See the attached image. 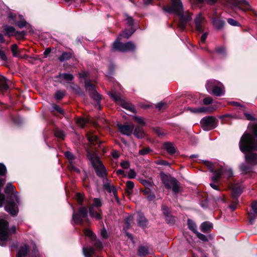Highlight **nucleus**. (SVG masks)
I'll return each mask as SVG.
<instances>
[{
	"label": "nucleus",
	"instance_id": "obj_1",
	"mask_svg": "<svg viewBox=\"0 0 257 257\" xmlns=\"http://www.w3.org/2000/svg\"><path fill=\"white\" fill-rule=\"evenodd\" d=\"M252 135L244 133L241 137L239 147L240 150L245 154V161L252 165L257 164V154L252 152L257 151V124L252 128Z\"/></svg>",
	"mask_w": 257,
	"mask_h": 257
},
{
	"label": "nucleus",
	"instance_id": "obj_2",
	"mask_svg": "<svg viewBox=\"0 0 257 257\" xmlns=\"http://www.w3.org/2000/svg\"><path fill=\"white\" fill-rule=\"evenodd\" d=\"M163 10L165 12L174 14L179 17L178 27L182 31L185 30L186 24L192 20L191 14L188 11L184 12L181 0H171V5L164 7Z\"/></svg>",
	"mask_w": 257,
	"mask_h": 257
},
{
	"label": "nucleus",
	"instance_id": "obj_3",
	"mask_svg": "<svg viewBox=\"0 0 257 257\" xmlns=\"http://www.w3.org/2000/svg\"><path fill=\"white\" fill-rule=\"evenodd\" d=\"M5 193L8 195L9 200L5 206V210L12 215H17L18 209L13 200L19 203V199L17 195L18 192L15 191V188L11 183L7 184L5 189Z\"/></svg>",
	"mask_w": 257,
	"mask_h": 257
},
{
	"label": "nucleus",
	"instance_id": "obj_4",
	"mask_svg": "<svg viewBox=\"0 0 257 257\" xmlns=\"http://www.w3.org/2000/svg\"><path fill=\"white\" fill-rule=\"evenodd\" d=\"M9 223L7 221L0 219V245L5 246L7 241L10 239V234L15 233L16 227L8 228Z\"/></svg>",
	"mask_w": 257,
	"mask_h": 257
},
{
	"label": "nucleus",
	"instance_id": "obj_5",
	"mask_svg": "<svg viewBox=\"0 0 257 257\" xmlns=\"http://www.w3.org/2000/svg\"><path fill=\"white\" fill-rule=\"evenodd\" d=\"M87 157L93 167L97 175L102 178L105 177L106 175V169L99 158L90 151L87 152Z\"/></svg>",
	"mask_w": 257,
	"mask_h": 257
},
{
	"label": "nucleus",
	"instance_id": "obj_6",
	"mask_svg": "<svg viewBox=\"0 0 257 257\" xmlns=\"http://www.w3.org/2000/svg\"><path fill=\"white\" fill-rule=\"evenodd\" d=\"M87 216L88 210L86 206L80 207L77 212H75L73 209L72 220L75 224L82 225L85 222L87 224L89 225L90 222Z\"/></svg>",
	"mask_w": 257,
	"mask_h": 257
},
{
	"label": "nucleus",
	"instance_id": "obj_7",
	"mask_svg": "<svg viewBox=\"0 0 257 257\" xmlns=\"http://www.w3.org/2000/svg\"><path fill=\"white\" fill-rule=\"evenodd\" d=\"M163 183L168 189H172L175 194H177L180 190V183L174 178L165 174L161 175Z\"/></svg>",
	"mask_w": 257,
	"mask_h": 257
},
{
	"label": "nucleus",
	"instance_id": "obj_8",
	"mask_svg": "<svg viewBox=\"0 0 257 257\" xmlns=\"http://www.w3.org/2000/svg\"><path fill=\"white\" fill-rule=\"evenodd\" d=\"M206 88L208 92H212L215 96H220L224 94V89L222 84L215 80L208 81L206 84Z\"/></svg>",
	"mask_w": 257,
	"mask_h": 257
},
{
	"label": "nucleus",
	"instance_id": "obj_9",
	"mask_svg": "<svg viewBox=\"0 0 257 257\" xmlns=\"http://www.w3.org/2000/svg\"><path fill=\"white\" fill-rule=\"evenodd\" d=\"M102 206V202L100 199L95 198L93 199L92 203L89 208V213L92 217L95 218L96 220H100L101 215L100 212L101 211L100 207Z\"/></svg>",
	"mask_w": 257,
	"mask_h": 257
},
{
	"label": "nucleus",
	"instance_id": "obj_10",
	"mask_svg": "<svg viewBox=\"0 0 257 257\" xmlns=\"http://www.w3.org/2000/svg\"><path fill=\"white\" fill-rule=\"evenodd\" d=\"M120 38L118 37L113 43L112 49L120 52H127L134 51L136 48L135 44L132 42L125 43L120 42Z\"/></svg>",
	"mask_w": 257,
	"mask_h": 257
},
{
	"label": "nucleus",
	"instance_id": "obj_11",
	"mask_svg": "<svg viewBox=\"0 0 257 257\" xmlns=\"http://www.w3.org/2000/svg\"><path fill=\"white\" fill-rule=\"evenodd\" d=\"M108 95L123 108L132 112L134 111L135 108L133 105L122 99L120 93L116 92L115 91H111L108 93Z\"/></svg>",
	"mask_w": 257,
	"mask_h": 257
},
{
	"label": "nucleus",
	"instance_id": "obj_12",
	"mask_svg": "<svg viewBox=\"0 0 257 257\" xmlns=\"http://www.w3.org/2000/svg\"><path fill=\"white\" fill-rule=\"evenodd\" d=\"M217 119L213 116L204 117L200 121L201 127L204 131H210L217 126Z\"/></svg>",
	"mask_w": 257,
	"mask_h": 257
},
{
	"label": "nucleus",
	"instance_id": "obj_13",
	"mask_svg": "<svg viewBox=\"0 0 257 257\" xmlns=\"http://www.w3.org/2000/svg\"><path fill=\"white\" fill-rule=\"evenodd\" d=\"M65 156L69 161V164L68 165L69 169L79 173L80 170L76 167V165H78V163L80 162V160L76 159L73 154L70 152H66Z\"/></svg>",
	"mask_w": 257,
	"mask_h": 257
},
{
	"label": "nucleus",
	"instance_id": "obj_14",
	"mask_svg": "<svg viewBox=\"0 0 257 257\" xmlns=\"http://www.w3.org/2000/svg\"><path fill=\"white\" fill-rule=\"evenodd\" d=\"M232 175V171L230 169H225L221 167L214 173V175L212 177L211 179L212 181L216 182L221 178L223 176L228 178L231 177Z\"/></svg>",
	"mask_w": 257,
	"mask_h": 257
},
{
	"label": "nucleus",
	"instance_id": "obj_15",
	"mask_svg": "<svg viewBox=\"0 0 257 257\" xmlns=\"http://www.w3.org/2000/svg\"><path fill=\"white\" fill-rule=\"evenodd\" d=\"M85 86L86 90L89 92L90 96L96 101H98L100 99V95L96 91L95 86L94 84L87 80L85 81Z\"/></svg>",
	"mask_w": 257,
	"mask_h": 257
},
{
	"label": "nucleus",
	"instance_id": "obj_16",
	"mask_svg": "<svg viewBox=\"0 0 257 257\" xmlns=\"http://www.w3.org/2000/svg\"><path fill=\"white\" fill-rule=\"evenodd\" d=\"M205 18L201 14H198L194 19L195 28L197 31L202 33L204 30V27L206 24Z\"/></svg>",
	"mask_w": 257,
	"mask_h": 257
},
{
	"label": "nucleus",
	"instance_id": "obj_17",
	"mask_svg": "<svg viewBox=\"0 0 257 257\" xmlns=\"http://www.w3.org/2000/svg\"><path fill=\"white\" fill-rule=\"evenodd\" d=\"M3 28L5 35L9 37L16 35L17 36V39H19L20 38H23L25 35V33L23 32H16L15 28L13 27L6 25L4 26Z\"/></svg>",
	"mask_w": 257,
	"mask_h": 257
},
{
	"label": "nucleus",
	"instance_id": "obj_18",
	"mask_svg": "<svg viewBox=\"0 0 257 257\" xmlns=\"http://www.w3.org/2000/svg\"><path fill=\"white\" fill-rule=\"evenodd\" d=\"M117 127L119 131L123 135L130 136L134 130L135 126L134 124H118Z\"/></svg>",
	"mask_w": 257,
	"mask_h": 257
},
{
	"label": "nucleus",
	"instance_id": "obj_19",
	"mask_svg": "<svg viewBox=\"0 0 257 257\" xmlns=\"http://www.w3.org/2000/svg\"><path fill=\"white\" fill-rule=\"evenodd\" d=\"M248 220L250 224H252L254 219L257 217V201H253L251 205V209L248 212Z\"/></svg>",
	"mask_w": 257,
	"mask_h": 257
},
{
	"label": "nucleus",
	"instance_id": "obj_20",
	"mask_svg": "<svg viewBox=\"0 0 257 257\" xmlns=\"http://www.w3.org/2000/svg\"><path fill=\"white\" fill-rule=\"evenodd\" d=\"M57 78L60 80V82L62 83L65 81L66 83H70L74 79V76L70 73H59Z\"/></svg>",
	"mask_w": 257,
	"mask_h": 257
},
{
	"label": "nucleus",
	"instance_id": "obj_21",
	"mask_svg": "<svg viewBox=\"0 0 257 257\" xmlns=\"http://www.w3.org/2000/svg\"><path fill=\"white\" fill-rule=\"evenodd\" d=\"M103 189L109 193H112L116 200H118L117 192L114 186L108 182L107 180L104 182L103 185Z\"/></svg>",
	"mask_w": 257,
	"mask_h": 257
},
{
	"label": "nucleus",
	"instance_id": "obj_22",
	"mask_svg": "<svg viewBox=\"0 0 257 257\" xmlns=\"http://www.w3.org/2000/svg\"><path fill=\"white\" fill-rule=\"evenodd\" d=\"M188 110H189L190 112L194 113H199L202 112H210L212 111H213L215 109V108L213 107H200L198 108H191L188 107Z\"/></svg>",
	"mask_w": 257,
	"mask_h": 257
},
{
	"label": "nucleus",
	"instance_id": "obj_23",
	"mask_svg": "<svg viewBox=\"0 0 257 257\" xmlns=\"http://www.w3.org/2000/svg\"><path fill=\"white\" fill-rule=\"evenodd\" d=\"M88 141L93 145H95L100 143L97 136L92 131L87 133L86 135Z\"/></svg>",
	"mask_w": 257,
	"mask_h": 257
},
{
	"label": "nucleus",
	"instance_id": "obj_24",
	"mask_svg": "<svg viewBox=\"0 0 257 257\" xmlns=\"http://www.w3.org/2000/svg\"><path fill=\"white\" fill-rule=\"evenodd\" d=\"M242 191V188L238 185H233L231 188V195L234 200H237Z\"/></svg>",
	"mask_w": 257,
	"mask_h": 257
},
{
	"label": "nucleus",
	"instance_id": "obj_25",
	"mask_svg": "<svg viewBox=\"0 0 257 257\" xmlns=\"http://www.w3.org/2000/svg\"><path fill=\"white\" fill-rule=\"evenodd\" d=\"M137 222L138 225L142 228L146 227L148 223V220L142 213L138 214Z\"/></svg>",
	"mask_w": 257,
	"mask_h": 257
},
{
	"label": "nucleus",
	"instance_id": "obj_26",
	"mask_svg": "<svg viewBox=\"0 0 257 257\" xmlns=\"http://www.w3.org/2000/svg\"><path fill=\"white\" fill-rule=\"evenodd\" d=\"M164 148L167 153L171 155H174L176 152V149L174 145L170 142H167L164 144Z\"/></svg>",
	"mask_w": 257,
	"mask_h": 257
},
{
	"label": "nucleus",
	"instance_id": "obj_27",
	"mask_svg": "<svg viewBox=\"0 0 257 257\" xmlns=\"http://www.w3.org/2000/svg\"><path fill=\"white\" fill-rule=\"evenodd\" d=\"M212 23L214 27L218 30L221 29L224 26L225 22L217 18L212 19Z\"/></svg>",
	"mask_w": 257,
	"mask_h": 257
},
{
	"label": "nucleus",
	"instance_id": "obj_28",
	"mask_svg": "<svg viewBox=\"0 0 257 257\" xmlns=\"http://www.w3.org/2000/svg\"><path fill=\"white\" fill-rule=\"evenodd\" d=\"M246 162L248 164L243 163V164H241L239 167L241 171L243 174H246L249 172H250L252 169V166L254 165H252L251 164H249L248 162H247L246 161Z\"/></svg>",
	"mask_w": 257,
	"mask_h": 257
},
{
	"label": "nucleus",
	"instance_id": "obj_29",
	"mask_svg": "<svg viewBox=\"0 0 257 257\" xmlns=\"http://www.w3.org/2000/svg\"><path fill=\"white\" fill-rule=\"evenodd\" d=\"M29 251V248L27 245L24 244L21 246L18 252L17 257H25Z\"/></svg>",
	"mask_w": 257,
	"mask_h": 257
},
{
	"label": "nucleus",
	"instance_id": "obj_30",
	"mask_svg": "<svg viewBox=\"0 0 257 257\" xmlns=\"http://www.w3.org/2000/svg\"><path fill=\"white\" fill-rule=\"evenodd\" d=\"M82 250L85 257H91L95 254V249L92 246L83 247Z\"/></svg>",
	"mask_w": 257,
	"mask_h": 257
},
{
	"label": "nucleus",
	"instance_id": "obj_31",
	"mask_svg": "<svg viewBox=\"0 0 257 257\" xmlns=\"http://www.w3.org/2000/svg\"><path fill=\"white\" fill-rule=\"evenodd\" d=\"M0 89L3 91H6L9 89L7 79L4 76H0Z\"/></svg>",
	"mask_w": 257,
	"mask_h": 257
},
{
	"label": "nucleus",
	"instance_id": "obj_32",
	"mask_svg": "<svg viewBox=\"0 0 257 257\" xmlns=\"http://www.w3.org/2000/svg\"><path fill=\"white\" fill-rule=\"evenodd\" d=\"M212 224L209 222H204L201 225V230L202 232L207 233L208 232L211 228H212Z\"/></svg>",
	"mask_w": 257,
	"mask_h": 257
},
{
	"label": "nucleus",
	"instance_id": "obj_33",
	"mask_svg": "<svg viewBox=\"0 0 257 257\" xmlns=\"http://www.w3.org/2000/svg\"><path fill=\"white\" fill-rule=\"evenodd\" d=\"M134 134L137 138L139 139L143 138L145 136L144 131L140 126H137L136 127Z\"/></svg>",
	"mask_w": 257,
	"mask_h": 257
},
{
	"label": "nucleus",
	"instance_id": "obj_34",
	"mask_svg": "<svg viewBox=\"0 0 257 257\" xmlns=\"http://www.w3.org/2000/svg\"><path fill=\"white\" fill-rule=\"evenodd\" d=\"M149 252L148 248L145 246H141L138 248V253L139 255L145 256Z\"/></svg>",
	"mask_w": 257,
	"mask_h": 257
},
{
	"label": "nucleus",
	"instance_id": "obj_35",
	"mask_svg": "<svg viewBox=\"0 0 257 257\" xmlns=\"http://www.w3.org/2000/svg\"><path fill=\"white\" fill-rule=\"evenodd\" d=\"M3 180L0 179V207L3 206L5 201V196L1 193V188L3 186Z\"/></svg>",
	"mask_w": 257,
	"mask_h": 257
},
{
	"label": "nucleus",
	"instance_id": "obj_36",
	"mask_svg": "<svg viewBox=\"0 0 257 257\" xmlns=\"http://www.w3.org/2000/svg\"><path fill=\"white\" fill-rule=\"evenodd\" d=\"M84 233L86 236L89 237L91 240H93L96 238V235L90 229H85L84 230Z\"/></svg>",
	"mask_w": 257,
	"mask_h": 257
},
{
	"label": "nucleus",
	"instance_id": "obj_37",
	"mask_svg": "<svg viewBox=\"0 0 257 257\" xmlns=\"http://www.w3.org/2000/svg\"><path fill=\"white\" fill-rule=\"evenodd\" d=\"M71 57V53L69 52H64L59 57V60L61 62L69 59Z\"/></svg>",
	"mask_w": 257,
	"mask_h": 257
},
{
	"label": "nucleus",
	"instance_id": "obj_38",
	"mask_svg": "<svg viewBox=\"0 0 257 257\" xmlns=\"http://www.w3.org/2000/svg\"><path fill=\"white\" fill-rule=\"evenodd\" d=\"M70 87L71 89L77 94H80L81 92L80 88L73 82L70 83Z\"/></svg>",
	"mask_w": 257,
	"mask_h": 257
},
{
	"label": "nucleus",
	"instance_id": "obj_39",
	"mask_svg": "<svg viewBox=\"0 0 257 257\" xmlns=\"http://www.w3.org/2000/svg\"><path fill=\"white\" fill-rule=\"evenodd\" d=\"M204 164L211 172L213 173L214 176V173L216 172L214 171V169L215 168L214 164L209 161H204Z\"/></svg>",
	"mask_w": 257,
	"mask_h": 257
},
{
	"label": "nucleus",
	"instance_id": "obj_40",
	"mask_svg": "<svg viewBox=\"0 0 257 257\" xmlns=\"http://www.w3.org/2000/svg\"><path fill=\"white\" fill-rule=\"evenodd\" d=\"M188 226L190 229L195 233L197 231V227L195 223L191 219L188 220Z\"/></svg>",
	"mask_w": 257,
	"mask_h": 257
},
{
	"label": "nucleus",
	"instance_id": "obj_41",
	"mask_svg": "<svg viewBox=\"0 0 257 257\" xmlns=\"http://www.w3.org/2000/svg\"><path fill=\"white\" fill-rule=\"evenodd\" d=\"M134 32L133 29L126 30L122 31V34L120 37H123L124 38H128Z\"/></svg>",
	"mask_w": 257,
	"mask_h": 257
},
{
	"label": "nucleus",
	"instance_id": "obj_42",
	"mask_svg": "<svg viewBox=\"0 0 257 257\" xmlns=\"http://www.w3.org/2000/svg\"><path fill=\"white\" fill-rule=\"evenodd\" d=\"M65 91L62 90H58L56 92L55 94V98L57 100H61L65 95Z\"/></svg>",
	"mask_w": 257,
	"mask_h": 257
},
{
	"label": "nucleus",
	"instance_id": "obj_43",
	"mask_svg": "<svg viewBox=\"0 0 257 257\" xmlns=\"http://www.w3.org/2000/svg\"><path fill=\"white\" fill-rule=\"evenodd\" d=\"M156 107L159 110H163L167 107V104L164 101H161L156 104Z\"/></svg>",
	"mask_w": 257,
	"mask_h": 257
},
{
	"label": "nucleus",
	"instance_id": "obj_44",
	"mask_svg": "<svg viewBox=\"0 0 257 257\" xmlns=\"http://www.w3.org/2000/svg\"><path fill=\"white\" fill-rule=\"evenodd\" d=\"M11 50H12L13 55L14 57H19V55L18 54V46L16 44H13L12 46Z\"/></svg>",
	"mask_w": 257,
	"mask_h": 257
},
{
	"label": "nucleus",
	"instance_id": "obj_45",
	"mask_svg": "<svg viewBox=\"0 0 257 257\" xmlns=\"http://www.w3.org/2000/svg\"><path fill=\"white\" fill-rule=\"evenodd\" d=\"M140 182L146 188H150L152 186V184L151 182L146 179L140 180Z\"/></svg>",
	"mask_w": 257,
	"mask_h": 257
},
{
	"label": "nucleus",
	"instance_id": "obj_46",
	"mask_svg": "<svg viewBox=\"0 0 257 257\" xmlns=\"http://www.w3.org/2000/svg\"><path fill=\"white\" fill-rule=\"evenodd\" d=\"M126 186L127 188L126 191L128 193H131V191L133 189L134 187V183L133 182L131 181H128L126 183Z\"/></svg>",
	"mask_w": 257,
	"mask_h": 257
},
{
	"label": "nucleus",
	"instance_id": "obj_47",
	"mask_svg": "<svg viewBox=\"0 0 257 257\" xmlns=\"http://www.w3.org/2000/svg\"><path fill=\"white\" fill-rule=\"evenodd\" d=\"M152 152V150L149 148H144L140 150L139 152V154L140 155H146Z\"/></svg>",
	"mask_w": 257,
	"mask_h": 257
},
{
	"label": "nucleus",
	"instance_id": "obj_48",
	"mask_svg": "<svg viewBox=\"0 0 257 257\" xmlns=\"http://www.w3.org/2000/svg\"><path fill=\"white\" fill-rule=\"evenodd\" d=\"M162 210L163 213L165 217L171 215L170 209L167 206L163 205L162 206Z\"/></svg>",
	"mask_w": 257,
	"mask_h": 257
},
{
	"label": "nucleus",
	"instance_id": "obj_49",
	"mask_svg": "<svg viewBox=\"0 0 257 257\" xmlns=\"http://www.w3.org/2000/svg\"><path fill=\"white\" fill-rule=\"evenodd\" d=\"M94 241L93 244L94 246L98 250H100L103 248V245L99 240H96V238L93 240Z\"/></svg>",
	"mask_w": 257,
	"mask_h": 257
},
{
	"label": "nucleus",
	"instance_id": "obj_50",
	"mask_svg": "<svg viewBox=\"0 0 257 257\" xmlns=\"http://www.w3.org/2000/svg\"><path fill=\"white\" fill-rule=\"evenodd\" d=\"M19 16L20 17L21 21L16 23V24L20 28H22L26 26V22L24 19H22V16L20 15Z\"/></svg>",
	"mask_w": 257,
	"mask_h": 257
},
{
	"label": "nucleus",
	"instance_id": "obj_51",
	"mask_svg": "<svg viewBox=\"0 0 257 257\" xmlns=\"http://www.w3.org/2000/svg\"><path fill=\"white\" fill-rule=\"evenodd\" d=\"M55 136L60 139H64L65 135L63 131L61 130H57L55 132Z\"/></svg>",
	"mask_w": 257,
	"mask_h": 257
},
{
	"label": "nucleus",
	"instance_id": "obj_52",
	"mask_svg": "<svg viewBox=\"0 0 257 257\" xmlns=\"http://www.w3.org/2000/svg\"><path fill=\"white\" fill-rule=\"evenodd\" d=\"M53 111H56L60 114H63V110L58 105L53 104L52 106Z\"/></svg>",
	"mask_w": 257,
	"mask_h": 257
},
{
	"label": "nucleus",
	"instance_id": "obj_53",
	"mask_svg": "<svg viewBox=\"0 0 257 257\" xmlns=\"http://www.w3.org/2000/svg\"><path fill=\"white\" fill-rule=\"evenodd\" d=\"M227 22L229 25L232 26H238L239 25V24L238 22L231 18L227 19Z\"/></svg>",
	"mask_w": 257,
	"mask_h": 257
},
{
	"label": "nucleus",
	"instance_id": "obj_54",
	"mask_svg": "<svg viewBox=\"0 0 257 257\" xmlns=\"http://www.w3.org/2000/svg\"><path fill=\"white\" fill-rule=\"evenodd\" d=\"M76 123L80 127H83L86 123V120L83 118H79L76 120Z\"/></svg>",
	"mask_w": 257,
	"mask_h": 257
},
{
	"label": "nucleus",
	"instance_id": "obj_55",
	"mask_svg": "<svg viewBox=\"0 0 257 257\" xmlns=\"http://www.w3.org/2000/svg\"><path fill=\"white\" fill-rule=\"evenodd\" d=\"M136 176V173L134 170L131 169L127 173V177L129 179H134Z\"/></svg>",
	"mask_w": 257,
	"mask_h": 257
},
{
	"label": "nucleus",
	"instance_id": "obj_56",
	"mask_svg": "<svg viewBox=\"0 0 257 257\" xmlns=\"http://www.w3.org/2000/svg\"><path fill=\"white\" fill-rule=\"evenodd\" d=\"M195 233H196L197 237L199 238L201 240L204 241H207V238L205 235L198 232L197 231L195 232Z\"/></svg>",
	"mask_w": 257,
	"mask_h": 257
},
{
	"label": "nucleus",
	"instance_id": "obj_57",
	"mask_svg": "<svg viewBox=\"0 0 257 257\" xmlns=\"http://www.w3.org/2000/svg\"><path fill=\"white\" fill-rule=\"evenodd\" d=\"M156 164L159 165L170 166V163L166 161L158 160L156 161Z\"/></svg>",
	"mask_w": 257,
	"mask_h": 257
},
{
	"label": "nucleus",
	"instance_id": "obj_58",
	"mask_svg": "<svg viewBox=\"0 0 257 257\" xmlns=\"http://www.w3.org/2000/svg\"><path fill=\"white\" fill-rule=\"evenodd\" d=\"M166 220L167 221V222L169 224H173L175 222V220L174 217L172 216V215H169L165 217Z\"/></svg>",
	"mask_w": 257,
	"mask_h": 257
},
{
	"label": "nucleus",
	"instance_id": "obj_59",
	"mask_svg": "<svg viewBox=\"0 0 257 257\" xmlns=\"http://www.w3.org/2000/svg\"><path fill=\"white\" fill-rule=\"evenodd\" d=\"M134 119L138 123L140 124L144 125L145 124V122L144 121V119L142 117H138L137 116H134Z\"/></svg>",
	"mask_w": 257,
	"mask_h": 257
},
{
	"label": "nucleus",
	"instance_id": "obj_60",
	"mask_svg": "<svg viewBox=\"0 0 257 257\" xmlns=\"http://www.w3.org/2000/svg\"><path fill=\"white\" fill-rule=\"evenodd\" d=\"M7 169L6 166L0 163V176H3L5 174Z\"/></svg>",
	"mask_w": 257,
	"mask_h": 257
},
{
	"label": "nucleus",
	"instance_id": "obj_61",
	"mask_svg": "<svg viewBox=\"0 0 257 257\" xmlns=\"http://www.w3.org/2000/svg\"><path fill=\"white\" fill-rule=\"evenodd\" d=\"M216 52L221 55H223L225 53V49L222 47H218L216 48Z\"/></svg>",
	"mask_w": 257,
	"mask_h": 257
},
{
	"label": "nucleus",
	"instance_id": "obj_62",
	"mask_svg": "<svg viewBox=\"0 0 257 257\" xmlns=\"http://www.w3.org/2000/svg\"><path fill=\"white\" fill-rule=\"evenodd\" d=\"M207 36H208V32H205L202 35L201 38H200V44H204L205 42V40L207 38Z\"/></svg>",
	"mask_w": 257,
	"mask_h": 257
},
{
	"label": "nucleus",
	"instance_id": "obj_63",
	"mask_svg": "<svg viewBox=\"0 0 257 257\" xmlns=\"http://www.w3.org/2000/svg\"><path fill=\"white\" fill-rule=\"evenodd\" d=\"M126 20L127 21V24L132 26L134 25V19L132 17L128 16V15H126Z\"/></svg>",
	"mask_w": 257,
	"mask_h": 257
},
{
	"label": "nucleus",
	"instance_id": "obj_64",
	"mask_svg": "<svg viewBox=\"0 0 257 257\" xmlns=\"http://www.w3.org/2000/svg\"><path fill=\"white\" fill-rule=\"evenodd\" d=\"M120 166L123 169H128L130 167V163L128 161H122L120 163Z\"/></svg>",
	"mask_w": 257,
	"mask_h": 257
}]
</instances>
